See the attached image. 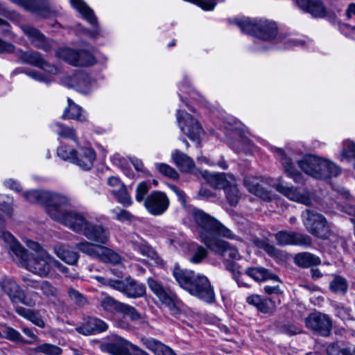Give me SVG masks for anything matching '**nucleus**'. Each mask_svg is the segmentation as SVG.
<instances>
[{"mask_svg":"<svg viewBox=\"0 0 355 355\" xmlns=\"http://www.w3.org/2000/svg\"><path fill=\"white\" fill-rule=\"evenodd\" d=\"M21 28L24 34L29 38L31 43L37 48L46 52L52 49V44L37 29L28 25H22Z\"/></svg>","mask_w":355,"mask_h":355,"instance_id":"22","label":"nucleus"},{"mask_svg":"<svg viewBox=\"0 0 355 355\" xmlns=\"http://www.w3.org/2000/svg\"><path fill=\"white\" fill-rule=\"evenodd\" d=\"M56 56L75 67L93 65L96 62L95 57L85 50L62 48L56 51Z\"/></svg>","mask_w":355,"mask_h":355,"instance_id":"7","label":"nucleus"},{"mask_svg":"<svg viewBox=\"0 0 355 355\" xmlns=\"http://www.w3.org/2000/svg\"><path fill=\"white\" fill-rule=\"evenodd\" d=\"M72 6L92 25L96 24V18L93 10L83 0H70Z\"/></svg>","mask_w":355,"mask_h":355,"instance_id":"34","label":"nucleus"},{"mask_svg":"<svg viewBox=\"0 0 355 355\" xmlns=\"http://www.w3.org/2000/svg\"><path fill=\"white\" fill-rule=\"evenodd\" d=\"M297 4L302 10L309 12L314 17H324L327 12L320 0H295Z\"/></svg>","mask_w":355,"mask_h":355,"instance_id":"27","label":"nucleus"},{"mask_svg":"<svg viewBox=\"0 0 355 355\" xmlns=\"http://www.w3.org/2000/svg\"><path fill=\"white\" fill-rule=\"evenodd\" d=\"M135 249L137 250L143 256L156 260L158 257L155 250L146 243H135Z\"/></svg>","mask_w":355,"mask_h":355,"instance_id":"53","label":"nucleus"},{"mask_svg":"<svg viewBox=\"0 0 355 355\" xmlns=\"http://www.w3.org/2000/svg\"><path fill=\"white\" fill-rule=\"evenodd\" d=\"M326 352L327 355H355V353L351 352L349 348L345 347L337 343L329 345Z\"/></svg>","mask_w":355,"mask_h":355,"instance_id":"47","label":"nucleus"},{"mask_svg":"<svg viewBox=\"0 0 355 355\" xmlns=\"http://www.w3.org/2000/svg\"><path fill=\"white\" fill-rule=\"evenodd\" d=\"M171 157L181 171L191 172L195 166L193 159L179 150H175Z\"/></svg>","mask_w":355,"mask_h":355,"instance_id":"31","label":"nucleus"},{"mask_svg":"<svg viewBox=\"0 0 355 355\" xmlns=\"http://www.w3.org/2000/svg\"><path fill=\"white\" fill-rule=\"evenodd\" d=\"M76 150L67 146H61L57 150V155L59 157L65 161H69L74 164V159Z\"/></svg>","mask_w":355,"mask_h":355,"instance_id":"50","label":"nucleus"},{"mask_svg":"<svg viewBox=\"0 0 355 355\" xmlns=\"http://www.w3.org/2000/svg\"><path fill=\"white\" fill-rule=\"evenodd\" d=\"M299 167L307 175L315 179H326L338 175L340 168L327 159L307 155L297 161Z\"/></svg>","mask_w":355,"mask_h":355,"instance_id":"3","label":"nucleus"},{"mask_svg":"<svg viewBox=\"0 0 355 355\" xmlns=\"http://www.w3.org/2000/svg\"><path fill=\"white\" fill-rule=\"evenodd\" d=\"M112 211L115 214L116 219L121 222L130 221L133 218V215L125 209H113Z\"/></svg>","mask_w":355,"mask_h":355,"instance_id":"62","label":"nucleus"},{"mask_svg":"<svg viewBox=\"0 0 355 355\" xmlns=\"http://www.w3.org/2000/svg\"><path fill=\"white\" fill-rule=\"evenodd\" d=\"M68 106L65 108L62 114L64 119H74L80 122H85L87 116L82 108L76 104L71 98L67 99Z\"/></svg>","mask_w":355,"mask_h":355,"instance_id":"30","label":"nucleus"},{"mask_svg":"<svg viewBox=\"0 0 355 355\" xmlns=\"http://www.w3.org/2000/svg\"><path fill=\"white\" fill-rule=\"evenodd\" d=\"M254 242L257 246L263 248L270 256L277 257L279 254L278 250L275 246L270 245L263 241L255 240Z\"/></svg>","mask_w":355,"mask_h":355,"instance_id":"59","label":"nucleus"},{"mask_svg":"<svg viewBox=\"0 0 355 355\" xmlns=\"http://www.w3.org/2000/svg\"><path fill=\"white\" fill-rule=\"evenodd\" d=\"M87 239L101 245L105 244L109 240L108 230L101 225L89 223L83 234Z\"/></svg>","mask_w":355,"mask_h":355,"instance_id":"24","label":"nucleus"},{"mask_svg":"<svg viewBox=\"0 0 355 355\" xmlns=\"http://www.w3.org/2000/svg\"><path fill=\"white\" fill-rule=\"evenodd\" d=\"M51 128L59 137L71 139L76 142L78 141L76 132L73 127L67 126L60 123H54L51 125Z\"/></svg>","mask_w":355,"mask_h":355,"instance_id":"38","label":"nucleus"},{"mask_svg":"<svg viewBox=\"0 0 355 355\" xmlns=\"http://www.w3.org/2000/svg\"><path fill=\"white\" fill-rule=\"evenodd\" d=\"M98 259L111 264H118L121 262V257L118 253L103 245Z\"/></svg>","mask_w":355,"mask_h":355,"instance_id":"40","label":"nucleus"},{"mask_svg":"<svg viewBox=\"0 0 355 355\" xmlns=\"http://www.w3.org/2000/svg\"><path fill=\"white\" fill-rule=\"evenodd\" d=\"M96 279L101 284L108 285L128 297L137 298L144 296L146 293L145 285L137 283L132 278H126L123 281L105 279L101 277H96Z\"/></svg>","mask_w":355,"mask_h":355,"instance_id":"6","label":"nucleus"},{"mask_svg":"<svg viewBox=\"0 0 355 355\" xmlns=\"http://www.w3.org/2000/svg\"><path fill=\"white\" fill-rule=\"evenodd\" d=\"M33 350L35 353H42L45 355H60L62 353V349L60 347L49 343L40 345Z\"/></svg>","mask_w":355,"mask_h":355,"instance_id":"45","label":"nucleus"},{"mask_svg":"<svg viewBox=\"0 0 355 355\" xmlns=\"http://www.w3.org/2000/svg\"><path fill=\"white\" fill-rule=\"evenodd\" d=\"M192 216L198 227L200 241L209 250L225 259L229 258L232 260L240 259L239 252L236 248L216 236L218 235L229 239L240 240L231 230L202 210L194 208Z\"/></svg>","mask_w":355,"mask_h":355,"instance_id":"1","label":"nucleus"},{"mask_svg":"<svg viewBox=\"0 0 355 355\" xmlns=\"http://www.w3.org/2000/svg\"><path fill=\"white\" fill-rule=\"evenodd\" d=\"M0 210L3 212V216L10 218L12 213V200L9 198H6V200H3L0 203Z\"/></svg>","mask_w":355,"mask_h":355,"instance_id":"61","label":"nucleus"},{"mask_svg":"<svg viewBox=\"0 0 355 355\" xmlns=\"http://www.w3.org/2000/svg\"><path fill=\"white\" fill-rule=\"evenodd\" d=\"M57 221L81 234H83L89 223L81 213L73 210L65 211Z\"/></svg>","mask_w":355,"mask_h":355,"instance_id":"19","label":"nucleus"},{"mask_svg":"<svg viewBox=\"0 0 355 355\" xmlns=\"http://www.w3.org/2000/svg\"><path fill=\"white\" fill-rule=\"evenodd\" d=\"M122 304L123 303L115 300L110 296H106L101 301L102 309L110 313L120 312Z\"/></svg>","mask_w":355,"mask_h":355,"instance_id":"42","label":"nucleus"},{"mask_svg":"<svg viewBox=\"0 0 355 355\" xmlns=\"http://www.w3.org/2000/svg\"><path fill=\"white\" fill-rule=\"evenodd\" d=\"M202 177L212 187L223 189H224L234 178L232 175L229 173H209L207 171L202 173Z\"/></svg>","mask_w":355,"mask_h":355,"instance_id":"28","label":"nucleus"},{"mask_svg":"<svg viewBox=\"0 0 355 355\" xmlns=\"http://www.w3.org/2000/svg\"><path fill=\"white\" fill-rule=\"evenodd\" d=\"M1 287L12 304L21 303L30 307L36 304L35 300L32 297H27L20 286L12 279L5 280Z\"/></svg>","mask_w":355,"mask_h":355,"instance_id":"11","label":"nucleus"},{"mask_svg":"<svg viewBox=\"0 0 355 355\" xmlns=\"http://www.w3.org/2000/svg\"><path fill=\"white\" fill-rule=\"evenodd\" d=\"M302 219L306 230L313 236L325 239L330 235L329 225L321 214L306 209L302 212Z\"/></svg>","mask_w":355,"mask_h":355,"instance_id":"5","label":"nucleus"},{"mask_svg":"<svg viewBox=\"0 0 355 355\" xmlns=\"http://www.w3.org/2000/svg\"><path fill=\"white\" fill-rule=\"evenodd\" d=\"M157 170L163 175L168 177L172 179H178L179 175L178 172L171 166L166 164L157 163L155 164Z\"/></svg>","mask_w":355,"mask_h":355,"instance_id":"55","label":"nucleus"},{"mask_svg":"<svg viewBox=\"0 0 355 355\" xmlns=\"http://www.w3.org/2000/svg\"><path fill=\"white\" fill-rule=\"evenodd\" d=\"M294 261L297 266L302 268L318 266L321 262L318 257L306 252L297 254L294 258Z\"/></svg>","mask_w":355,"mask_h":355,"instance_id":"35","label":"nucleus"},{"mask_svg":"<svg viewBox=\"0 0 355 355\" xmlns=\"http://www.w3.org/2000/svg\"><path fill=\"white\" fill-rule=\"evenodd\" d=\"M5 334L6 338L12 342H21L29 345L33 344V341H26L24 340L20 333L12 327H6Z\"/></svg>","mask_w":355,"mask_h":355,"instance_id":"52","label":"nucleus"},{"mask_svg":"<svg viewBox=\"0 0 355 355\" xmlns=\"http://www.w3.org/2000/svg\"><path fill=\"white\" fill-rule=\"evenodd\" d=\"M45 195L44 205L46 207V212L53 219L58 220L67 211L62 207L69 203V200L64 196L48 191Z\"/></svg>","mask_w":355,"mask_h":355,"instance_id":"13","label":"nucleus"},{"mask_svg":"<svg viewBox=\"0 0 355 355\" xmlns=\"http://www.w3.org/2000/svg\"><path fill=\"white\" fill-rule=\"evenodd\" d=\"M54 252L61 260L70 265L75 264L79 258L76 252L63 245H56L54 247Z\"/></svg>","mask_w":355,"mask_h":355,"instance_id":"33","label":"nucleus"},{"mask_svg":"<svg viewBox=\"0 0 355 355\" xmlns=\"http://www.w3.org/2000/svg\"><path fill=\"white\" fill-rule=\"evenodd\" d=\"M170 200L166 194L162 191L151 192L144 200V207L153 216L163 214L168 208Z\"/></svg>","mask_w":355,"mask_h":355,"instance_id":"12","label":"nucleus"},{"mask_svg":"<svg viewBox=\"0 0 355 355\" xmlns=\"http://www.w3.org/2000/svg\"><path fill=\"white\" fill-rule=\"evenodd\" d=\"M245 274L254 281L261 282L272 279L279 282V277L262 267L248 268L245 270Z\"/></svg>","mask_w":355,"mask_h":355,"instance_id":"32","label":"nucleus"},{"mask_svg":"<svg viewBox=\"0 0 355 355\" xmlns=\"http://www.w3.org/2000/svg\"><path fill=\"white\" fill-rule=\"evenodd\" d=\"M107 184L112 188V189H119L125 184L121 181L119 178L116 176H110L107 180Z\"/></svg>","mask_w":355,"mask_h":355,"instance_id":"64","label":"nucleus"},{"mask_svg":"<svg viewBox=\"0 0 355 355\" xmlns=\"http://www.w3.org/2000/svg\"><path fill=\"white\" fill-rule=\"evenodd\" d=\"M148 284L152 292L159 301L170 309H174L178 302L176 295L170 289L164 288L153 278L148 279Z\"/></svg>","mask_w":355,"mask_h":355,"instance_id":"16","label":"nucleus"},{"mask_svg":"<svg viewBox=\"0 0 355 355\" xmlns=\"http://www.w3.org/2000/svg\"><path fill=\"white\" fill-rule=\"evenodd\" d=\"M191 252L189 261L193 263H200L207 256V250L198 245H193Z\"/></svg>","mask_w":355,"mask_h":355,"instance_id":"46","label":"nucleus"},{"mask_svg":"<svg viewBox=\"0 0 355 355\" xmlns=\"http://www.w3.org/2000/svg\"><path fill=\"white\" fill-rule=\"evenodd\" d=\"M270 179L264 177H245L243 183L248 191L265 200L271 199L270 192L264 187L265 184L270 183Z\"/></svg>","mask_w":355,"mask_h":355,"instance_id":"17","label":"nucleus"},{"mask_svg":"<svg viewBox=\"0 0 355 355\" xmlns=\"http://www.w3.org/2000/svg\"><path fill=\"white\" fill-rule=\"evenodd\" d=\"M120 313H123V314L129 316L132 320H137L141 318L140 314L135 308L126 304L123 303Z\"/></svg>","mask_w":355,"mask_h":355,"instance_id":"60","label":"nucleus"},{"mask_svg":"<svg viewBox=\"0 0 355 355\" xmlns=\"http://www.w3.org/2000/svg\"><path fill=\"white\" fill-rule=\"evenodd\" d=\"M275 240L280 245H302L308 247L311 245L309 236L286 230L279 231L275 234Z\"/></svg>","mask_w":355,"mask_h":355,"instance_id":"18","label":"nucleus"},{"mask_svg":"<svg viewBox=\"0 0 355 355\" xmlns=\"http://www.w3.org/2000/svg\"><path fill=\"white\" fill-rule=\"evenodd\" d=\"M277 33V28L275 22L259 19V24L255 37L263 40H270L275 37Z\"/></svg>","mask_w":355,"mask_h":355,"instance_id":"29","label":"nucleus"},{"mask_svg":"<svg viewBox=\"0 0 355 355\" xmlns=\"http://www.w3.org/2000/svg\"><path fill=\"white\" fill-rule=\"evenodd\" d=\"M144 345L146 348L152 351L155 355H162L167 347L166 345L154 338L146 339L144 341Z\"/></svg>","mask_w":355,"mask_h":355,"instance_id":"48","label":"nucleus"},{"mask_svg":"<svg viewBox=\"0 0 355 355\" xmlns=\"http://www.w3.org/2000/svg\"><path fill=\"white\" fill-rule=\"evenodd\" d=\"M96 157V152L93 148L81 147L76 152L74 164L83 170L89 171L93 167Z\"/></svg>","mask_w":355,"mask_h":355,"instance_id":"23","label":"nucleus"},{"mask_svg":"<svg viewBox=\"0 0 355 355\" xmlns=\"http://www.w3.org/2000/svg\"><path fill=\"white\" fill-rule=\"evenodd\" d=\"M3 238L7 242H10L9 254L12 259L21 266L24 267L25 262L30 257L22 245L17 242L8 232L3 233Z\"/></svg>","mask_w":355,"mask_h":355,"instance_id":"21","label":"nucleus"},{"mask_svg":"<svg viewBox=\"0 0 355 355\" xmlns=\"http://www.w3.org/2000/svg\"><path fill=\"white\" fill-rule=\"evenodd\" d=\"M18 58L24 63L31 64L42 69L46 73L55 75L59 73V69L48 62L42 55L37 51H23L19 50L17 52Z\"/></svg>","mask_w":355,"mask_h":355,"instance_id":"10","label":"nucleus"},{"mask_svg":"<svg viewBox=\"0 0 355 355\" xmlns=\"http://www.w3.org/2000/svg\"><path fill=\"white\" fill-rule=\"evenodd\" d=\"M173 275L180 287L191 295L207 303L215 301L214 288L205 275L196 274L193 270L182 269L178 266L174 267Z\"/></svg>","mask_w":355,"mask_h":355,"instance_id":"2","label":"nucleus"},{"mask_svg":"<svg viewBox=\"0 0 355 355\" xmlns=\"http://www.w3.org/2000/svg\"><path fill=\"white\" fill-rule=\"evenodd\" d=\"M129 345L128 341L116 336L112 340L102 343L101 348L103 352H107L111 355H149L147 352L139 349L137 347H133L137 352L136 354L130 353L128 350Z\"/></svg>","mask_w":355,"mask_h":355,"instance_id":"14","label":"nucleus"},{"mask_svg":"<svg viewBox=\"0 0 355 355\" xmlns=\"http://www.w3.org/2000/svg\"><path fill=\"white\" fill-rule=\"evenodd\" d=\"M177 121L181 130L193 141H198L204 131L198 121L182 110L177 111Z\"/></svg>","mask_w":355,"mask_h":355,"instance_id":"8","label":"nucleus"},{"mask_svg":"<svg viewBox=\"0 0 355 355\" xmlns=\"http://www.w3.org/2000/svg\"><path fill=\"white\" fill-rule=\"evenodd\" d=\"M68 295L70 300L78 306L81 307L88 304L86 297L73 288H69Z\"/></svg>","mask_w":355,"mask_h":355,"instance_id":"49","label":"nucleus"},{"mask_svg":"<svg viewBox=\"0 0 355 355\" xmlns=\"http://www.w3.org/2000/svg\"><path fill=\"white\" fill-rule=\"evenodd\" d=\"M279 40L284 42L286 49L297 46H304L306 43V40L297 39L293 35H280Z\"/></svg>","mask_w":355,"mask_h":355,"instance_id":"51","label":"nucleus"},{"mask_svg":"<svg viewBox=\"0 0 355 355\" xmlns=\"http://www.w3.org/2000/svg\"><path fill=\"white\" fill-rule=\"evenodd\" d=\"M62 83L68 87L73 88L82 94H87L92 89V83L88 74L81 71L66 76L63 78Z\"/></svg>","mask_w":355,"mask_h":355,"instance_id":"20","label":"nucleus"},{"mask_svg":"<svg viewBox=\"0 0 355 355\" xmlns=\"http://www.w3.org/2000/svg\"><path fill=\"white\" fill-rule=\"evenodd\" d=\"M27 246L34 252L25 262L24 268L40 277H46L52 268L53 257H51L39 243L31 240H26Z\"/></svg>","mask_w":355,"mask_h":355,"instance_id":"4","label":"nucleus"},{"mask_svg":"<svg viewBox=\"0 0 355 355\" xmlns=\"http://www.w3.org/2000/svg\"><path fill=\"white\" fill-rule=\"evenodd\" d=\"M28 320L40 328L45 327V322L37 311L32 310Z\"/></svg>","mask_w":355,"mask_h":355,"instance_id":"63","label":"nucleus"},{"mask_svg":"<svg viewBox=\"0 0 355 355\" xmlns=\"http://www.w3.org/2000/svg\"><path fill=\"white\" fill-rule=\"evenodd\" d=\"M226 199L231 206H236L239 202L241 193L239 191L235 178L223 189Z\"/></svg>","mask_w":355,"mask_h":355,"instance_id":"36","label":"nucleus"},{"mask_svg":"<svg viewBox=\"0 0 355 355\" xmlns=\"http://www.w3.org/2000/svg\"><path fill=\"white\" fill-rule=\"evenodd\" d=\"M107 324L102 320L96 318H89L82 326L77 327L78 333L87 336L105 331Z\"/></svg>","mask_w":355,"mask_h":355,"instance_id":"26","label":"nucleus"},{"mask_svg":"<svg viewBox=\"0 0 355 355\" xmlns=\"http://www.w3.org/2000/svg\"><path fill=\"white\" fill-rule=\"evenodd\" d=\"M259 24V19L245 18L240 20L238 22V26L243 32L255 36Z\"/></svg>","mask_w":355,"mask_h":355,"instance_id":"41","label":"nucleus"},{"mask_svg":"<svg viewBox=\"0 0 355 355\" xmlns=\"http://www.w3.org/2000/svg\"><path fill=\"white\" fill-rule=\"evenodd\" d=\"M257 309L263 313H272L275 310V304L270 298L262 297Z\"/></svg>","mask_w":355,"mask_h":355,"instance_id":"57","label":"nucleus"},{"mask_svg":"<svg viewBox=\"0 0 355 355\" xmlns=\"http://www.w3.org/2000/svg\"><path fill=\"white\" fill-rule=\"evenodd\" d=\"M150 189V185L146 182L139 183L135 189V199L138 202H144L146 200L145 196Z\"/></svg>","mask_w":355,"mask_h":355,"instance_id":"56","label":"nucleus"},{"mask_svg":"<svg viewBox=\"0 0 355 355\" xmlns=\"http://www.w3.org/2000/svg\"><path fill=\"white\" fill-rule=\"evenodd\" d=\"M275 152L280 160L284 171L288 174L289 177L293 178L295 182H300L301 174L295 169L293 164V159L288 157L290 152L286 153L282 149L277 148H275Z\"/></svg>","mask_w":355,"mask_h":355,"instance_id":"25","label":"nucleus"},{"mask_svg":"<svg viewBox=\"0 0 355 355\" xmlns=\"http://www.w3.org/2000/svg\"><path fill=\"white\" fill-rule=\"evenodd\" d=\"M42 293L47 297H57L58 289L48 281H42L40 285Z\"/></svg>","mask_w":355,"mask_h":355,"instance_id":"54","label":"nucleus"},{"mask_svg":"<svg viewBox=\"0 0 355 355\" xmlns=\"http://www.w3.org/2000/svg\"><path fill=\"white\" fill-rule=\"evenodd\" d=\"M103 245L95 244L88 241H83L76 245V248L83 253L92 257L98 259L102 251Z\"/></svg>","mask_w":355,"mask_h":355,"instance_id":"37","label":"nucleus"},{"mask_svg":"<svg viewBox=\"0 0 355 355\" xmlns=\"http://www.w3.org/2000/svg\"><path fill=\"white\" fill-rule=\"evenodd\" d=\"M275 188L278 192L291 200L297 202L307 206L311 204L310 193L306 189H300L295 188L293 186H288L281 180L275 185Z\"/></svg>","mask_w":355,"mask_h":355,"instance_id":"15","label":"nucleus"},{"mask_svg":"<svg viewBox=\"0 0 355 355\" xmlns=\"http://www.w3.org/2000/svg\"><path fill=\"white\" fill-rule=\"evenodd\" d=\"M329 288L334 293L343 295L348 289V284L345 278L336 276L330 282Z\"/></svg>","mask_w":355,"mask_h":355,"instance_id":"43","label":"nucleus"},{"mask_svg":"<svg viewBox=\"0 0 355 355\" xmlns=\"http://www.w3.org/2000/svg\"><path fill=\"white\" fill-rule=\"evenodd\" d=\"M308 329L314 334L322 336H329L332 329V322L330 318L324 313L314 312L310 313L305 319Z\"/></svg>","mask_w":355,"mask_h":355,"instance_id":"9","label":"nucleus"},{"mask_svg":"<svg viewBox=\"0 0 355 355\" xmlns=\"http://www.w3.org/2000/svg\"><path fill=\"white\" fill-rule=\"evenodd\" d=\"M111 193L116 201L124 207H130L132 205L131 196L125 185L119 189H112Z\"/></svg>","mask_w":355,"mask_h":355,"instance_id":"39","label":"nucleus"},{"mask_svg":"<svg viewBox=\"0 0 355 355\" xmlns=\"http://www.w3.org/2000/svg\"><path fill=\"white\" fill-rule=\"evenodd\" d=\"M341 156L344 159H349L355 157V144L351 141H345Z\"/></svg>","mask_w":355,"mask_h":355,"instance_id":"58","label":"nucleus"},{"mask_svg":"<svg viewBox=\"0 0 355 355\" xmlns=\"http://www.w3.org/2000/svg\"><path fill=\"white\" fill-rule=\"evenodd\" d=\"M47 191L31 190L24 193V198L31 203H40L44 205Z\"/></svg>","mask_w":355,"mask_h":355,"instance_id":"44","label":"nucleus"}]
</instances>
